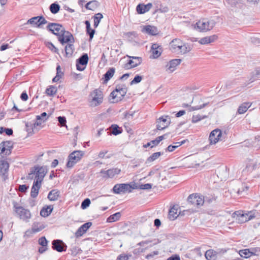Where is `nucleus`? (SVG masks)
<instances>
[{"label": "nucleus", "mask_w": 260, "mask_h": 260, "mask_svg": "<svg viewBox=\"0 0 260 260\" xmlns=\"http://www.w3.org/2000/svg\"><path fill=\"white\" fill-rule=\"evenodd\" d=\"M170 50L176 54H184L192 49V45L187 43H184L179 39H174L169 44Z\"/></svg>", "instance_id": "obj_1"}, {"label": "nucleus", "mask_w": 260, "mask_h": 260, "mask_svg": "<svg viewBox=\"0 0 260 260\" xmlns=\"http://www.w3.org/2000/svg\"><path fill=\"white\" fill-rule=\"evenodd\" d=\"M127 88L124 84H118L116 86L115 89L110 94V96L113 100L111 103H117L122 100L125 95Z\"/></svg>", "instance_id": "obj_2"}, {"label": "nucleus", "mask_w": 260, "mask_h": 260, "mask_svg": "<svg viewBox=\"0 0 260 260\" xmlns=\"http://www.w3.org/2000/svg\"><path fill=\"white\" fill-rule=\"evenodd\" d=\"M47 173V169L46 167H35L30 169L28 174L29 177L30 175L36 174L34 181H38L39 183L42 184L44 178Z\"/></svg>", "instance_id": "obj_3"}, {"label": "nucleus", "mask_w": 260, "mask_h": 260, "mask_svg": "<svg viewBox=\"0 0 260 260\" xmlns=\"http://www.w3.org/2000/svg\"><path fill=\"white\" fill-rule=\"evenodd\" d=\"M137 188L135 184L131 185L128 183H121L115 184L112 189L113 192L116 194L131 192L133 189Z\"/></svg>", "instance_id": "obj_4"}, {"label": "nucleus", "mask_w": 260, "mask_h": 260, "mask_svg": "<svg viewBox=\"0 0 260 260\" xmlns=\"http://www.w3.org/2000/svg\"><path fill=\"white\" fill-rule=\"evenodd\" d=\"M84 155V152L81 150H76L72 152L68 156V160L66 166L68 168H72L79 162Z\"/></svg>", "instance_id": "obj_5"}, {"label": "nucleus", "mask_w": 260, "mask_h": 260, "mask_svg": "<svg viewBox=\"0 0 260 260\" xmlns=\"http://www.w3.org/2000/svg\"><path fill=\"white\" fill-rule=\"evenodd\" d=\"M13 207L15 209V212L21 219L28 222L31 218V214L28 209H25L22 206H18L16 203L14 204Z\"/></svg>", "instance_id": "obj_6"}, {"label": "nucleus", "mask_w": 260, "mask_h": 260, "mask_svg": "<svg viewBox=\"0 0 260 260\" xmlns=\"http://www.w3.org/2000/svg\"><path fill=\"white\" fill-rule=\"evenodd\" d=\"M215 21L211 20H208L206 19H203L199 21L196 24L197 29L200 31H205L212 29L215 25Z\"/></svg>", "instance_id": "obj_7"}, {"label": "nucleus", "mask_w": 260, "mask_h": 260, "mask_svg": "<svg viewBox=\"0 0 260 260\" xmlns=\"http://www.w3.org/2000/svg\"><path fill=\"white\" fill-rule=\"evenodd\" d=\"M46 29L49 32L57 36V38L65 32V29L62 25L57 23L49 22L46 26Z\"/></svg>", "instance_id": "obj_8"}, {"label": "nucleus", "mask_w": 260, "mask_h": 260, "mask_svg": "<svg viewBox=\"0 0 260 260\" xmlns=\"http://www.w3.org/2000/svg\"><path fill=\"white\" fill-rule=\"evenodd\" d=\"M187 201L190 205L197 207H200L204 204V196L199 195L197 193H192L188 197Z\"/></svg>", "instance_id": "obj_9"}, {"label": "nucleus", "mask_w": 260, "mask_h": 260, "mask_svg": "<svg viewBox=\"0 0 260 260\" xmlns=\"http://www.w3.org/2000/svg\"><path fill=\"white\" fill-rule=\"evenodd\" d=\"M92 99L91 101V104L94 106H97L100 105L103 99V94L101 90L95 89L90 94Z\"/></svg>", "instance_id": "obj_10"}, {"label": "nucleus", "mask_w": 260, "mask_h": 260, "mask_svg": "<svg viewBox=\"0 0 260 260\" xmlns=\"http://www.w3.org/2000/svg\"><path fill=\"white\" fill-rule=\"evenodd\" d=\"M14 143L11 141H3L0 144V154L5 152L6 155H10L13 148Z\"/></svg>", "instance_id": "obj_11"}, {"label": "nucleus", "mask_w": 260, "mask_h": 260, "mask_svg": "<svg viewBox=\"0 0 260 260\" xmlns=\"http://www.w3.org/2000/svg\"><path fill=\"white\" fill-rule=\"evenodd\" d=\"M222 132L220 129L216 128L213 130L210 133L209 137L210 144L211 145L215 144L217 142H218L220 140Z\"/></svg>", "instance_id": "obj_12"}, {"label": "nucleus", "mask_w": 260, "mask_h": 260, "mask_svg": "<svg viewBox=\"0 0 260 260\" xmlns=\"http://www.w3.org/2000/svg\"><path fill=\"white\" fill-rule=\"evenodd\" d=\"M88 54L87 53H83V54L76 60L77 70L79 71H83L85 67H81V66H86L88 63Z\"/></svg>", "instance_id": "obj_13"}, {"label": "nucleus", "mask_w": 260, "mask_h": 260, "mask_svg": "<svg viewBox=\"0 0 260 260\" xmlns=\"http://www.w3.org/2000/svg\"><path fill=\"white\" fill-rule=\"evenodd\" d=\"M9 168V164L7 161L1 160L0 161V175L3 181H6L8 178Z\"/></svg>", "instance_id": "obj_14"}, {"label": "nucleus", "mask_w": 260, "mask_h": 260, "mask_svg": "<svg viewBox=\"0 0 260 260\" xmlns=\"http://www.w3.org/2000/svg\"><path fill=\"white\" fill-rule=\"evenodd\" d=\"M58 40L62 45H63L64 43L69 42L73 43L74 42L73 35L70 32L66 31V30L64 32L62 33L60 37H58Z\"/></svg>", "instance_id": "obj_15"}, {"label": "nucleus", "mask_w": 260, "mask_h": 260, "mask_svg": "<svg viewBox=\"0 0 260 260\" xmlns=\"http://www.w3.org/2000/svg\"><path fill=\"white\" fill-rule=\"evenodd\" d=\"M235 214H236L238 216L241 218L239 219L243 222L248 221L255 217L254 214L252 211L244 213L242 211H238L235 212Z\"/></svg>", "instance_id": "obj_16"}, {"label": "nucleus", "mask_w": 260, "mask_h": 260, "mask_svg": "<svg viewBox=\"0 0 260 260\" xmlns=\"http://www.w3.org/2000/svg\"><path fill=\"white\" fill-rule=\"evenodd\" d=\"M52 248L53 250L58 252H61L65 251L67 249V246L60 240H54L52 242Z\"/></svg>", "instance_id": "obj_17"}, {"label": "nucleus", "mask_w": 260, "mask_h": 260, "mask_svg": "<svg viewBox=\"0 0 260 260\" xmlns=\"http://www.w3.org/2000/svg\"><path fill=\"white\" fill-rule=\"evenodd\" d=\"M121 170L117 168L110 169L107 171L102 170L101 171V173L104 174L105 175L104 176L106 178H113L116 175L119 174Z\"/></svg>", "instance_id": "obj_18"}, {"label": "nucleus", "mask_w": 260, "mask_h": 260, "mask_svg": "<svg viewBox=\"0 0 260 260\" xmlns=\"http://www.w3.org/2000/svg\"><path fill=\"white\" fill-rule=\"evenodd\" d=\"M161 46L157 44H153L151 47V55L150 56L151 58L155 59L160 56L161 52Z\"/></svg>", "instance_id": "obj_19"}, {"label": "nucleus", "mask_w": 260, "mask_h": 260, "mask_svg": "<svg viewBox=\"0 0 260 260\" xmlns=\"http://www.w3.org/2000/svg\"><path fill=\"white\" fill-rule=\"evenodd\" d=\"M91 222H87L80 226L75 233V236L78 238L82 236L86 232L87 230L91 226Z\"/></svg>", "instance_id": "obj_20"}, {"label": "nucleus", "mask_w": 260, "mask_h": 260, "mask_svg": "<svg viewBox=\"0 0 260 260\" xmlns=\"http://www.w3.org/2000/svg\"><path fill=\"white\" fill-rule=\"evenodd\" d=\"M181 59H172L166 65L167 68L166 71H169V73L173 72L175 70L176 67L181 63Z\"/></svg>", "instance_id": "obj_21"}, {"label": "nucleus", "mask_w": 260, "mask_h": 260, "mask_svg": "<svg viewBox=\"0 0 260 260\" xmlns=\"http://www.w3.org/2000/svg\"><path fill=\"white\" fill-rule=\"evenodd\" d=\"M142 31L151 36H156L158 34L156 27L150 25L144 26Z\"/></svg>", "instance_id": "obj_22"}, {"label": "nucleus", "mask_w": 260, "mask_h": 260, "mask_svg": "<svg viewBox=\"0 0 260 260\" xmlns=\"http://www.w3.org/2000/svg\"><path fill=\"white\" fill-rule=\"evenodd\" d=\"M152 7V5L151 3H148L147 5L140 4L137 6L136 10L138 14H142L149 11Z\"/></svg>", "instance_id": "obj_23"}, {"label": "nucleus", "mask_w": 260, "mask_h": 260, "mask_svg": "<svg viewBox=\"0 0 260 260\" xmlns=\"http://www.w3.org/2000/svg\"><path fill=\"white\" fill-rule=\"evenodd\" d=\"M179 208L178 205H173L169 209L168 217L170 220H174L178 216L177 212Z\"/></svg>", "instance_id": "obj_24"}, {"label": "nucleus", "mask_w": 260, "mask_h": 260, "mask_svg": "<svg viewBox=\"0 0 260 260\" xmlns=\"http://www.w3.org/2000/svg\"><path fill=\"white\" fill-rule=\"evenodd\" d=\"M41 124V122L39 121H35L33 123L31 122H26L25 123L26 131L28 134L32 135L34 134L35 128Z\"/></svg>", "instance_id": "obj_25"}, {"label": "nucleus", "mask_w": 260, "mask_h": 260, "mask_svg": "<svg viewBox=\"0 0 260 260\" xmlns=\"http://www.w3.org/2000/svg\"><path fill=\"white\" fill-rule=\"evenodd\" d=\"M41 184L39 183L38 181H34L32 186L31 188L30 196L32 198H36L39 193V191L41 187Z\"/></svg>", "instance_id": "obj_26"}, {"label": "nucleus", "mask_w": 260, "mask_h": 260, "mask_svg": "<svg viewBox=\"0 0 260 260\" xmlns=\"http://www.w3.org/2000/svg\"><path fill=\"white\" fill-rule=\"evenodd\" d=\"M218 254H219L218 251L209 249L206 251L205 256L207 260H216Z\"/></svg>", "instance_id": "obj_27"}, {"label": "nucleus", "mask_w": 260, "mask_h": 260, "mask_svg": "<svg viewBox=\"0 0 260 260\" xmlns=\"http://www.w3.org/2000/svg\"><path fill=\"white\" fill-rule=\"evenodd\" d=\"M38 19V27L41 28L42 25L48 23L47 21L45 19V18L43 16H38L36 17H34L30 19H29L27 23H31L34 22V20H36Z\"/></svg>", "instance_id": "obj_28"}, {"label": "nucleus", "mask_w": 260, "mask_h": 260, "mask_svg": "<svg viewBox=\"0 0 260 260\" xmlns=\"http://www.w3.org/2000/svg\"><path fill=\"white\" fill-rule=\"evenodd\" d=\"M60 196V192L57 189H52L48 193L47 198L50 201H57Z\"/></svg>", "instance_id": "obj_29"}, {"label": "nucleus", "mask_w": 260, "mask_h": 260, "mask_svg": "<svg viewBox=\"0 0 260 260\" xmlns=\"http://www.w3.org/2000/svg\"><path fill=\"white\" fill-rule=\"evenodd\" d=\"M85 24L86 25V34L89 36V41H91L93 38L95 31L94 29L91 28L90 23L88 20H86Z\"/></svg>", "instance_id": "obj_30"}, {"label": "nucleus", "mask_w": 260, "mask_h": 260, "mask_svg": "<svg viewBox=\"0 0 260 260\" xmlns=\"http://www.w3.org/2000/svg\"><path fill=\"white\" fill-rule=\"evenodd\" d=\"M53 209V207L51 205L44 207L40 211L41 216L44 217L48 216L52 212Z\"/></svg>", "instance_id": "obj_31"}, {"label": "nucleus", "mask_w": 260, "mask_h": 260, "mask_svg": "<svg viewBox=\"0 0 260 260\" xmlns=\"http://www.w3.org/2000/svg\"><path fill=\"white\" fill-rule=\"evenodd\" d=\"M115 69L114 68H110L104 75V83H106L114 75Z\"/></svg>", "instance_id": "obj_32"}, {"label": "nucleus", "mask_w": 260, "mask_h": 260, "mask_svg": "<svg viewBox=\"0 0 260 260\" xmlns=\"http://www.w3.org/2000/svg\"><path fill=\"white\" fill-rule=\"evenodd\" d=\"M100 6V3L96 0L91 1L87 3L85 5V8L87 10L94 11Z\"/></svg>", "instance_id": "obj_33"}, {"label": "nucleus", "mask_w": 260, "mask_h": 260, "mask_svg": "<svg viewBox=\"0 0 260 260\" xmlns=\"http://www.w3.org/2000/svg\"><path fill=\"white\" fill-rule=\"evenodd\" d=\"M162 140V136H160L158 137L156 139L154 140H152L149 142H148L147 144L144 145L143 146L145 148H147L148 147H150L152 148L158 144V143Z\"/></svg>", "instance_id": "obj_34"}, {"label": "nucleus", "mask_w": 260, "mask_h": 260, "mask_svg": "<svg viewBox=\"0 0 260 260\" xmlns=\"http://www.w3.org/2000/svg\"><path fill=\"white\" fill-rule=\"evenodd\" d=\"M251 104L249 102H246L242 104L238 108L237 112L240 114H243L250 107Z\"/></svg>", "instance_id": "obj_35"}, {"label": "nucleus", "mask_w": 260, "mask_h": 260, "mask_svg": "<svg viewBox=\"0 0 260 260\" xmlns=\"http://www.w3.org/2000/svg\"><path fill=\"white\" fill-rule=\"evenodd\" d=\"M239 253L241 257L246 258L249 257L251 255H255V253L251 251L249 249L240 250H239Z\"/></svg>", "instance_id": "obj_36"}, {"label": "nucleus", "mask_w": 260, "mask_h": 260, "mask_svg": "<svg viewBox=\"0 0 260 260\" xmlns=\"http://www.w3.org/2000/svg\"><path fill=\"white\" fill-rule=\"evenodd\" d=\"M64 50L66 52V56L67 57H71L74 51V45L72 44H68L65 47Z\"/></svg>", "instance_id": "obj_37"}, {"label": "nucleus", "mask_w": 260, "mask_h": 260, "mask_svg": "<svg viewBox=\"0 0 260 260\" xmlns=\"http://www.w3.org/2000/svg\"><path fill=\"white\" fill-rule=\"evenodd\" d=\"M110 128L112 129V132L110 133V135L113 134L115 136L120 134L122 132V129L117 124H112L110 126Z\"/></svg>", "instance_id": "obj_38"}, {"label": "nucleus", "mask_w": 260, "mask_h": 260, "mask_svg": "<svg viewBox=\"0 0 260 260\" xmlns=\"http://www.w3.org/2000/svg\"><path fill=\"white\" fill-rule=\"evenodd\" d=\"M103 18V15L101 13H98L97 14H95L93 16V21H94V28H96L100 22L101 20Z\"/></svg>", "instance_id": "obj_39"}, {"label": "nucleus", "mask_w": 260, "mask_h": 260, "mask_svg": "<svg viewBox=\"0 0 260 260\" xmlns=\"http://www.w3.org/2000/svg\"><path fill=\"white\" fill-rule=\"evenodd\" d=\"M121 217V213L120 212H116L110 215L107 219L108 222H112L117 221Z\"/></svg>", "instance_id": "obj_40"}, {"label": "nucleus", "mask_w": 260, "mask_h": 260, "mask_svg": "<svg viewBox=\"0 0 260 260\" xmlns=\"http://www.w3.org/2000/svg\"><path fill=\"white\" fill-rule=\"evenodd\" d=\"M57 92V88L54 86H49L45 91V93L47 95L54 96Z\"/></svg>", "instance_id": "obj_41"}, {"label": "nucleus", "mask_w": 260, "mask_h": 260, "mask_svg": "<svg viewBox=\"0 0 260 260\" xmlns=\"http://www.w3.org/2000/svg\"><path fill=\"white\" fill-rule=\"evenodd\" d=\"M60 6L59 5V4H58L56 3H54L52 4L50 6L49 9L52 14H55L59 12V11L60 10Z\"/></svg>", "instance_id": "obj_42"}, {"label": "nucleus", "mask_w": 260, "mask_h": 260, "mask_svg": "<svg viewBox=\"0 0 260 260\" xmlns=\"http://www.w3.org/2000/svg\"><path fill=\"white\" fill-rule=\"evenodd\" d=\"M44 228V226L43 224L40 225L38 223H34L32 224L31 230H32V233H37V232L41 231Z\"/></svg>", "instance_id": "obj_43"}, {"label": "nucleus", "mask_w": 260, "mask_h": 260, "mask_svg": "<svg viewBox=\"0 0 260 260\" xmlns=\"http://www.w3.org/2000/svg\"><path fill=\"white\" fill-rule=\"evenodd\" d=\"M217 197L214 195H209L208 196H204V203L205 202L207 203L208 204H210L213 201H215L216 200Z\"/></svg>", "instance_id": "obj_44"}, {"label": "nucleus", "mask_w": 260, "mask_h": 260, "mask_svg": "<svg viewBox=\"0 0 260 260\" xmlns=\"http://www.w3.org/2000/svg\"><path fill=\"white\" fill-rule=\"evenodd\" d=\"M206 117H207L206 116L201 115L200 114H198L197 115H193V116L192 117L191 121L192 123H196V122H197Z\"/></svg>", "instance_id": "obj_45"}, {"label": "nucleus", "mask_w": 260, "mask_h": 260, "mask_svg": "<svg viewBox=\"0 0 260 260\" xmlns=\"http://www.w3.org/2000/svg\"><path fill=\"white\" fill-rule=\"evenodd\" d=\"M161 154V153L160 152H155L153 153L150 156H149L147 159V161L149 162H151L154 160H155L156 158H157Z\"/></svg>", "instance_id": "obj_46"}, {"label": "nucleus", "mask_w": 260, "mask_h": 260, "mask_svg": "<svg viewBox=\"0 0 260 260\" xmlns=\"http://www.w3.org/2000/svg\"><path fill=\"white\" fill-rule=\"evenodd\" d=\"M131 256V254L121 253L117 257L116 260H128Z\"/></svg>", "instance_id": "obj_47"}, {"label": "nucleus", "mask_w": 260, "mask_h": 260, "mask_svg": "<svg viewBox=\"0 0 260 260\" xmlns=\"http://www.w3.org/2000/svg\"><path fill=\"white\" fill-rule=\"evenodd\" d=\"M143 79V77L139 75H137L134 79L130 82V85L136 84L140 83Z\"/></svg>", "instance_id": "obj_48"}, {"label": "nucleus", "mask_w": 260, "mask_h": 260, "mask_svg": "<svg viewBox=\"0 0 260 260\" xmlns=\"http://www.w3.org/2000/svg\"><path fill=\"white\" fill-rule=\"evenodd\" d=\"M46 46L52 52L59 54L58 49L51 42H48Z\"/></svg>", "instance_id": "obj_49"}, {"label": "nucleus", "mask_w": 260, "mask_h": 260, "mask_svg": "<svg viewBox=\"0 0 260 260\" xmlns=\"http://www.w3.org/2000/svg\"><path fill=\"white\" fill-rule=\"evenodd\" d=\"M90 203V199L86 198L82 202L81 207L82 209H85L89 206Z\"/></svg>", "instance_id": "obj_50"}, {"label": "nucleus", "mask_w": 260, "mask_h": 260, "mask_svg": "<svg viewBox=\"0 0 260 260\" xmlns=\"http://www.w3.org/2000/svg\"><path fill=\"white\" fill-rule=\"evenodd\" d=\"M48 241H47L45 237H42L40 238L38 240V243L42 246L48 247Z\"/></svg>", "instance_id": "obj_51"}, {"label": "nucleus", "mask_w": 260, "mask_h": 260, "mask_svg": "<svg viewBox=\"0 0 260 260\" xmlns=\"http://www.w3.org/2000/svg\"><path fill=\"white\" fill-rule=\"evenodd\" d=\"M127 57H129V58H132L133 59H136L137 60V62H136L135 64L133 65V67H137L139 65H140L142 62V59L141 57H137V56H131L129 55H126Z\"/></svg>", "instance_id": "obj_52"}, {"label": "nucleus", "mask_w": 260, "mask_h": 260, "mask_svg": "<svg viewBox=\"0 0 260 260\" xmlns=\"http://www.w3.org/2000/svg\"><path fill=\"white\" fill-rule=\"evenodd\" d=\"M171 123V118L168 116H164V129L167 127Z\"/></svg>", "instance_id": "obj_53"}, {"label": "nucleus", "mask_w": 260, "mask_h": 260, "mask_svg": "<svg viewBox=\"0 0 260 260\" xmlns=\"http://www.w3.org/2000/svg\"><path fill=\"white\" fill-rule=\"evenodd\" d=\"M136 62H137V61H134L132 59H130L128 61L127 63L125 64L124 68L128 69L135 68L136 67H133V65L135 64Z\"/></svg>", "instance_id": "obj_54"}, {"label": "nucleus", "mask_w": 260, "mask_h": 260, "mask_svg": "<svg viewBox=\"0 0 260 260\" xmlns=\"http://www.w3.org/2000/svg\"><path fill=\"white\" fill-rule=\"evenodd\" d=\"M208 104V103L203 104V105H202L201 106H193V107H191L190 106L189 111H192L201 109L203 108H204Z\"/></svg>", "instance_id": "obj_55"}, {"label": "nucleus", "mask_w": 260, "mask_h": 260, "mask_svg": "<svg viewBox=\"0 0 260 260\" xmlns=\"http://www.w3.org/2000/svg\"><path fill=\"white\" fill-rule=\"evenodd\" d=\"M28 188L29 186L26 184L20 185L19 186V190L21 192H25Z\"/></svg>", "instance_id": "obj_56"}, {"label": "nucleus", "mask_w": 260, "mask_h": 260, "mask_svg": "<svg viewBox=\"0 0 260 260\" xmlns=\"http://www.w3.org/2000/svg\"><path fill=\"white\" fill-rule=\"evenodd\" d=\"M152 187V185L150 183H146V184H141L140 187H139V188L141 189H149L150 188H151ZM137 188H138V187H137Z\"/></svg>", "instance_id": "obj_57"}, {"label": "nucleus", "mask_w": 260, "mask_h": 260, "mask_svg": "<svg viewBox=\"0 0 260 260\" xmlns=\"http://www.w3.org/2000/svg\"><path fill=\"white\" fill-rule=\"evenodd\" d=\"M58 121L61 124V126H63L65 125L66 123V118L64 116H59L58 117Z\"/></svg>", "instance_id": "obj_58"}, {"label": "nucleus", "mask_w": 260, "mask_h": 260, "mask_svg": "<svg viewBox=\"0 0 260 260\" xmlns=\"http://www.w3.org/2000/svg\"><path fill=\"white\" fill-rule=\"evenodd\" d=\"M63 73L61 71V68L60 65L58 64L56 67V75H58L60 78L63 76Z\"/></svg>", "instance_id": "obj_59"}, {"label": "nucleus", "mask_w": 260, "mask_h": 260, "mask_svg": "<svg viewBox=\"0 0 260 260\" xmlns=\"http://www.w3.org/2000/svg\"><path fill=\"white\" fill-rule=\"evenodd\" d=\"M178 147V145H170L166 149V151L172 152Z\"/></svg>", "instance_id": "obj_60"}, {"label": "nucleus", "mask_w": 260, "mask_h": 260, "mask_svg": "<svg viewBox=\"0 0 260 260\" xmlns=\"http://www.w3.org/2000/svg\"><path fill=\"white\" fill-rule=\"evenodd\" d=\"M199 42L201 44H207L208 43H210L208 40V37L202 38L200 39V40L199 41Z\"/></svg>", "instance_id": "obj_61"}, {"label": "nucleus", "mask_w": 260, "mask_h": 260, "mask_svg": "<svg viewBox=\"0 0 260 260\" xmlns=\"http://www.w3.org/2000/svg\"><path fill=\"white\" fill-rule=\"evenodd\" d=\"M20 98L23 101H26L28 100V95L26 91H23L21 94Z\"/></svg>", "instance_id": "obj_62"}, {"label": "nucleus", "mask_w": 260, "mask_h": 260, "mask_svg": "<svg viewBox=\"0 0 260 260\" xmlns=\"http://www.w3.org/2000/svg\"><path fill=\"white\" fill-rule=\"evenodd\" d=\"M167 260H180V257L179 255L174 254L167 258Z\"/></svg>", "instance_id": "obj_63"}, {"label": "nucleus", "mask_w": 260, "mask_h": 260, "mask_svg": "<svg viewBox=\"0 0 260 260\" xmlns=\"http://www.w3.org/2000/svg\"><path fill=\"white\" fill-rule=\"evenodd\" d=\"M158 253V252L157 251H154L153 252L147 254L145 257L146 259H149L152 258L154 255H157Z\"/></svg>", "instance_id": "obj_64"}]
</instances>
